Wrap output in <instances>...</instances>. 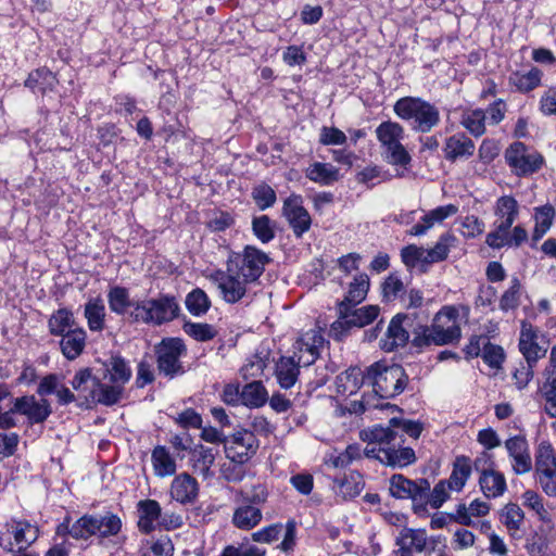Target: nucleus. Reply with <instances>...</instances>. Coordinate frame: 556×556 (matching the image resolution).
Masks as SVG:
<instances>
[{"label": "nucleus", "mask_w": 556, "mask_h": 556, "mask_svg": "<svg viewBox=\"0 0 556 556\" xmlns=\"http://www.w3.org/2000/svg\"><path fill=\"white\" fill-rule=\"evenodd\" d=\"M460 327L458 311L453 306H445L438 312L432 325L419 326L413 331V344L418 348L452 344L459 340Z\"/></svg>", "instance_id": "f257e3e1"}, {"label": "nucleus", "mask_w": 556, "mask_h": 556, "mask_svg": "<svg viewBox=\"0 0 556 556\" xmlns=\"http://www.w3.org/2000/svg\"><path fill=\"white\" fill-rule=\"evenodd\" d=\"M365 379L372 384L374 393L381 399H391L402 393L407 384L408 377L401 365L377 362L370 365Z\"/></svg>", "instance_id": "f03ea898"}, {"label": "nucleus", "mask_w": 556, "mask_h": 556, "mask_svg": "<svg viewBox=\"0 0 556 556\" xmlns=\"http://www.w3.org/2000/svg\"><path fill=\"white\" fill-rule=\"evenodd\" d=\"M394 113L404 121L413 122V129L429 132L440 122L439 109L428 101L416 97H404L394 104Z\"/></svg>", "instance_id": "7ed1b4c3"}, {"label": "nucleus", "mask_w": 556, "mask_h": 556, "mask_svg": "<svg viewBox=\"0 0 556 556\" xmlns=\"http://www.w3.org/2000/svg\"><path fill=\"white\" fill-rule=\"evenodd\" d=\"M376 137L380 143L381 156L391 165L406 167L412 157L403 146L405 130L396 122L386 121L376 128Z\"/></svg>", "instance_id": "20e7f679"}, {"label": "nucleus", "mask_w": 556, "mask_h": 556, "mask_svg": "<svg viewBox=\"0 0 556 556\" xmlns=\"http://www.w3.org/2000/svg\"><path fill=\"white\" fill-rule=\"evenodd\" d=\"M179 312L180 307L176 299L162 294L156 299L140 301L131 311L130 321L160 326L175 319Z\"/></svg>", "instance_id": "39448f33"}, {"label": "nucleus", "mask_w": 556, "mask_h": 556, "mask_svg": "<svg viewBox=\"0 0 556 556\" xmlns=\"http://www.w3.org/2000/svg\"><path fill=\"white\" fill-rule=\"evenodd\" d=\"M210 280L219 290L222 299L230 304L242 300L251 282L239 275L237 265H226V270H216L210 276Z\"/></svg>", "instance_id": "423d86ee"}, {"label": "nucleus", "mask_w": 556, "mask_h": 556, "mask_svg": "<svg viewBox=\"0 0 556 556\" xmlns=\"http://www.w3.org/2000/svg\"><path fill=\"white\" fill-rule=\"evenodd\" d=\"M549 339L540 328L527 320L521 321L518 348L526 363L536 364L545 357Z\"/></svg>", "instance_id": "0eeeda50"}, {"label": "nucleus", "mask_w": 556, "mask_h": 556, "mask_svg": "<svg viewBox=\"0 0 556 556\" xmlns=\"http://www.w3.org/2000/svg\"><path fill=\"white\" fill-rule=\"evenodd\" d=\"M538 481L549 496H556V451L547 441H542L535 451L534 462Z\"/></svg>", "instance_id": "6e6552de"}, {"label": "nucleus", "mask_w": 556, "mask_h": 556, "mask_svg": "<svg viewBox=\"0 0 556 556\" xmlns=\"http://www.w3.org/2000/svg\"><path fill=\"white\" fill-rule=\"evenodd\" d=\"M186 352V345L181 339H163L155 348L160 372L170 378L184 372L180 357L185 355Z\"/></svg>", "instance_id": "1a4fd4ad"}, {"label": "nucleus", "mask_w": 556, "mask_h": 556, "mask_svg": "<svg viewBox=\"0 0 556 556\" xmlns=\"http://www.w3.org/2000/svg\"><path fill=\"white\" fill-rule=\"evenodd\" d=\"M430 483L427 479L413 481L400 473L393 475L390 478V494L401 500L410 498L414 504V510L417 514H419V503L428 497Z\"/></svg>", "instance_id": "9d476101"}, {"label": "nucleus", "mask_w": 556, "mask_h": 556, "mask_svg": "<svg viewBox=\"0 0 556 556\" xmlns=\"http://www.w3.org/2000/svg\"><path fill=\"white\" fill-rule=\"evenodd\" d=\"M269 256L256 249L247 245L241 254L230 257L228 265H237L239 275L245 277L251 283L255 282L265 269V265L269 263Z\"/></svg>", "instance_id": "9b49d317"}, {"label": "nucleus", "mask_w": 556, "mask_h": 556, "mask_svg": "<svg viewBox=\"0 0 556 556\" xmlns=\"http://www.w3.org/2000/svg\"><path fill=\"white\" fill-rule=\"evenodd\" d=\"M505 160L517 176H527L538 172L542 164L541 154L528 152L522 142L510 144L505 151Z\"/></svg>", "instance_id": "f8f14e48"}, {"label": "nucleus", "mask_w": 556, "mask_h": 556, "mask_svg": "<svg viewBox=\"0 0 556 556\" xmlns=\"http://www.w3.org/2000/svg\"><path fill=\"white\" fill-rule=\"evenodd\" d=\"M379 314L377 305H367L361 308L345 307L339 312V318L331 325V332L337 338L353 327L362 328L372 323Z\"/></svg>", "instance_id": "ddd939ff"}, {"label": "nucleus", "mask_w": 556, "mask_h": 556, "mask_svg": "<svg viewBox=\"0 0 556 556\" xmlns=\"http://www.w3.org/2000/svg\"><path fill=\"white\" fill-rule=\"evenodd\" d=\"M367 458H372L386 466L405 467L416 462V455L413 448L400 446L375 447L370 446L363 450Z\"/></svg>", "instance_id": "4468645a"}, {"label": "nucleus", "mask_w": 556, "mask_h": 556, "mask_svg": "<svg viewBox=\"0 0 556 556\" xmlns=\"http://www.w3.org/2000/svg\"><path fill=\"white\" fill-rule=\"evenodd\" d=\"M324 344V337L316 329L303 333L293 344L295 361L303 367L311 366L319 356V349Z\"/></svg>", "instance_id": "2eb2a0df"}, {"label": "nucleus", "mask_w": 556, "mask_h": 556, "mask_svg": "<svg viewBox=\"0 0 556 556\" xmlns=\"http://www.w3.org/2000/svg\"><path fill=\"white\" fill-rule=\"evenodd\" d=\"M257 447L255 434L249 430H240L228 441L226 454L232 462L243 464L256 453Z\"/></svg>", "instance_id": "dca6fc26"}, {"label": "nucleus", "mask_w": 556, "mask_h": 556, "mask_svg": "<svg viewBox=\"0 0 556 556\" xmlns=\"http://www.w3.org/2000/svg\"><path fill=\"white\" fill-rule=\"evenodd\" d=\"M14 410L25 416L30 425L42 424L52 414L48 400L37 399L35 395H24L14 399Z\"/></svg>", "instance_id": "f3484780"}, {"label": "nucleus", "mask_w": 556, "mask_h": 556, "mask_svg": "<svg viewBox=\"0 0 556 556\" xmlns=\"http://www.w3.org/2000/svg\"><path fill=\"white\" fill-rule=\"evenodd\" d=\"M505 448L511 459L513 471L520 476L529 473L532 468V457L527 440L521 435L509 438L505 441Z\"/></svg>", "instance_id": "a211bd4d"}, {"label": "nucleus", "mask_w": 556, "mask_h": 556, "mask_svg": "<svg viewBox=\"0 0 556 556\" xmlns=\"http://www.w3.org/2000/svg\"><path fill=\"white\" fill-rule=\"evenodd\" d=\"M283 215L296 237H301L311 227V216L303 207L300 197H290L285 201Z\"/></svg>", "instance_id": "6ab92c4d"}, {"label": "nucleus", "mask_w": 556, "mask_h": 556, "mask_svg": "<svg viewBox=\"0 0 556 556\" xmlns=\"http://www.w3.org/2000/svg\"><path fill=\"white\" fill-rule=\"evenodd\" d=\"M556 541V530L552 520L543 521L535 532L526 541V549L530 556H546L549 545Z\"/></svg>", "instance_id": "aec40b11"}, {"label": "nucleus", "mask_w": 556, "mask_h": 556, "mask_svg": "<svg viewBox=\"0 0 556 556\" xmlns=\"http://www.w3.org/2000/svg\"><path fill=\"white\" fill-rule=\"evenodd\" d=\"M390 424L388 427L380 425L374 426L362 432V438L368 441L364 450L370 446L375 447H388V446H400L404 442L403 434H400Z\"/></svg>", "instance_id": "412c9836"}, {"label": "nucleus", "mask_w": 556, "mask_h": 556, "mask_svg": "<svg viewBox=\"0 0 556 556\" xmlns=\"http://www.w3.org/2000/svg\"><path fill=\"white\" fill-rule=\"evenodd\" d=\"M428 536L424 529H403L396 540L399 546L395 556H413L414 552L421 553L427 545Z\"/></svg>", "instance_id": "4be33fe9"}, {"label": "nucleus", "mask_w": 556, "mask_h": 556, "mask_svg": "<svg viewBox=\"0 0 556 556\" xmlns=\"http://www.w3.org/2000/svg\"><path fill=\"white\" fill-rule=\"evenodd\" d=\"M406 319L407 316L402 314H397L391 319L384 337L380 340V348L384 352H392L407 343L409 334L403 325Z\"/></svg>", "instance_id": "5701e85b"}, {"label": "nucleus", "mask_w": 556, "mask_h": 556, "mask_svg": "<svg viewBox=\"0 0 556 556\" xmlns=\"http://www.w3.org/2000/svg\"><path fill=\"white\" fill-rule=\"evenodd\" d=\"M481 459L475 460V467L480 471L479 484L486 497H498L506 490V479L503 473L494 469L480 468Z\"/></svg>", "instance_id": "b1692460"}, {"label": "nucleus", "mask_w": 556, "mask_h": 556, "mask_svg": "<svg viewBox=\"0 0 556 556\" xmlns=\"http://www.w3.org/2000/svg\"><path fill=\"white\" fill-rule=\"evenodd\" d=\"M300 367L303 366L295 361L294 356H282L278 359L275 367V376L282 389H290L295 384Z\"/></svg>", "instance_id": "393cba45"}, {"label": "nucleus", "mask_w": 556, "mask_h": 556, "mask_svg": "<svg viewBox=\"0 0 556 556\" xmlns=\"http://www.w3.org/2000/svg\"><path fill=\"white\" fill-rule=\"evenodd\" d=\"M8 531L18 553H27L26 549L38 539V528L28 521H12Z\"/></svg>", "instance_id": "a878e982"}, {"label": "nucleus", "mask_w": 556, "mask_h": 556, "mask_svg": "<svg viewBox=\"0 0 556 556\" xmlns=\"http://www.w3.org/2000/svg\"><path fill=\"white\" fill-rule=\"evenodd\" d=\"M458 212V207L454 204H447L444 206H439L429 213H427L421 222L416 224L409 230V235L412 236H422L427 230L432 228L435 223H442L450 216L455 215Z\"/></svg>", "instance_id": "bb28decb"}, {"label": "nucleus", "mask_w": 556, "mask_h": 556, "mask_svg": "<svg viewBox=\"0 0 556 556\" xmlns=\"http://www.w3.org/2000/svg\"><path fill=\"white\" fill-rule=\"evenodd\" d=\"M138 511L140 514L138 527L143 533L152 532L156 522L160 525L162 520V509L160 504L154 500H144L138 503Z\"/></svg>", "instance_id": "cd10ccee"}, {"label": "nucleus", "mask_w": 556, "mask_h": 556, "mask_svg": "<svg viewBox=\"0 0 556 556\" xmlns=\"http://www.w3.org/2000/svg\"><path fill=\"white\" fill-rule=\"evenodd\" d=\"M475 149V143L470 138L464 134H457L446 139L444 152L447 160L456 161L473 155Z\"/></svg>", "instance_id": "c85d7f7f"}, {"label": "nucleus", "mask_w": 556, "mask_h": 556, "mask_svg": "<svg viewBox=\"0 0 556 556\" xmlns=\"http://www.w3.org/2000/svg\"><path fill=\"white\" fill-rule=\"evenodd\" d=\"M369 277L366 274H359L350 283L344 299L340 302L338 312H344L345 307H355L363 302L369 290Z\"/></svg>", "instance_id": "c756f323"}, {"label": "nucleus", "mask_w": 556, "mask_h": 556, "mask_svg": "<svg viewBox=\"0 0 556 556\" xmlns=\"http://www.w3.org/2000/svg\"><path fill=\"white\" fill-rule=\"evenodd\" d=\"M108 303L111 312L121 316H127V318L130 320L131 311L140 302L131 301L128 290L126 288L116 286L109 290Z\"/></svg>", "instance_id": "7c9ffc66"}, {"label": "nucleus", "mask_w": 556, "mask_h": 556, "mask_svg": "<svg viewBox=\"0 0 556 556\" xmlns=\"http://www.w3.org/2000/svg\"><path fill=\"white\" fill-rule=\"evenodd\" d=\"M170 494L177 502L190 503L198 494V482L190 475L181 473L173 480Z\"/></svg>", "instance_id": "2f4dec72"}, {"label": "nucleus", "mask_w": 556, "mask_h": 556, "mask_svg": "<svg viewBox=\"0 0 556 556\" xmlns=\"http://www.w3.org/2000/svg\"><path fill=\"white\" fill-rule=\"evenodd\" d=\"M71 384L73 389L78 393V396L84 399L86 403H91L94 399L97 386L99 380L92 376L89 368L80 369L73 377Z\"/></svg>", "instance_id": "473e14b6"}, {"label": "nucleus", "mask_w": 556, "mask_h": 556, "mask_svg": "<svg viewBox=\"0 0 556 556\" xmlns=\"http://www.w3.org/2000/svg\"><path fill=\"white\" fill-rule=\"evenodd\" d=\"M495 215L501 224L502 230H509L519 213V205L515 198L504 195L497 199L495 204Z\"/></svg>", "instance_id": "72a5a7b5"}, {"label": "nucleus", "mask_w": 556, "mask_h": 556, "mask_svg": "<svg viewBox=\"0 0 556 556\" xmlns=\"http://www.w3.org/2000/svg\"><path fill=\"white\" fill-rule=\"evenodd\" d=\"M85 345L86 332L79 327L68 333H64L60 341L61 351L70 361L77 358L83 353Z\"/></svg>", "instance_id": "f704fd0d"}, {"label": "nucleus", "mask_w": 556, "mask_h": 556, "mask_svg": "<svg viewBox=\"0 0 556 556\" xmlns=\"http://www.w3.org/2000/svg\"><path fill=\"white\" fill-rule=\"evenodd\" d=\"M262 518L263 514L258 507L244 503L235 509L232 523L240 530H251L262 521Z\"/></svg>", "instance_id": "c9c22d12"}, {"label": "nucleus", "mask_w": 556, "mask_h": 556, "mask_svg": "<svg viewBox=\"0 0 556 556\" xmlns=\"http://www.w3.org/2000/svg\"><path fill=\"white\" fill-rule=\"evenodd\" d=\"M489 510L490 506L486 502L475 500L469 506L459 504L456 508V513L451 516V519L463 526H473L472 517L485 516Z\"/></svg>", "instance_id": "e433bc0d"}, {"label": "nucleus", "mask_w": 556, "mask_h": 556, "mask_svg": "<svg viewBox=\"0 0 556 556\" xmlns=\"http://www.w3.org/2000/svg\"><path fill=\"white\" fill-rule=\"evenodd\" d=\"M364 381H366L365 375H362L361 369L351 368L337 376L336 389L341 395H352L357 392Z\"/></svg>", "instance_id": "4c0bfd02"}, {"label": "nucleus", "mask_w": 556, "mask_h": 556, "mask_svg": "<svg viewBox=\"0 0 556 556\" xmlns=\"http://www.w3.org/2000/svg\"><path fill=\"white\" fill-rule=\"evenodd\" d=\"M151 460L155 476L160 478L173 476L176 472V462L164 446L152 451Z\"/></svg>", "instance_id": "58836bf2"}, {"label": "nucleus", "mask_w": 556, "mask_h": 556, "mask_svg": "<svg viewBox=\"0 0 556 556\" xmlns=\"http://www.w3.org/2000/svg\"><path fill=\"white\" fill-rule=\"evenodd\" d=\"M58 84L55 75L48 68L42 67L31 72L25 81V86L33 91L41 93L53 90Z\"/></svg>", "instance_id": "ea45409f"}, {"label": "nucleus", "mask_w": 556, "mask_h": 556, "mask_svg": "<svg viewBox=\"0 0 556 556\" xmlns=\"http://www.w3.org/2000/svg\"><path fill=\"white\" fill-rule=\"evenodd\" d=\"M306 177L314 182L328 186L339 179V170L329 163L316 162L307 167Z\"/></svg>", "instance_id": "a19ab883"}, {"label": "nucleus", "mask_w": 556, "mask_h": 556, "mask_svg": "<svg viewBox=\"0 0 556 556\" xmlns=\"http://www.w3.org/2000/svg\"><path fill=\"white\" fill-rule=\"evenodd\" d=\"M471 473V463L470 459L467 457H457L452 473L448 478V480H444L447 482L448 488L452 491L459 492L465 486L468 478Z\"/></svg>", "instance_id": "79ce46f5"}, {"label": "nucleus", "mask_w": 556, "mask_h": 556, "mask_svg": "<svg viewBox=\"0 0 556 556\" xmlns=\"http://www.w3.org/2000/svg\"><path fill=\"white\" fill-rule=\"evenodd\" d=\"M191 460L194 472L204 478L212 476L211 467L215 462L213 448L203 445L197 446L191 453Z\"/></svg>", "instance_id": "37998d69"}, {"label": "nucleus", "mask_w": 556, "mask_h": 556, "mask_svg": "<svg viewBox=\"0 0 556 556\" xmlns=\"http://www.w3.org/2000/svg\"><path fill=\"white\" fill-rule=\"evenodd\" d=\"M542 79V72L533 67L527 73L515 72L509 76V84L520 92H529L535 89Z\"/></svg>", "instance_id": "c03bdc74"}, {"label": "nucleus", "mask_w": 556, "mask_h": 556, "mask_svg": "<svg viewBox=\"0 0 556 556\" xmlns=\"http://www.w3.org/2000/svg\"><path fill=\"white\" fill-rule=\"evenodd\" d=\"M267 401V391L261 381H253L243 387L241 403L250 407H261Z\"/></svg>", "instance_id": "a18cd8bd"}, {"label": "nucleus", "mask_w": 556, "mask_h": 556, "mask_svg": "<svg viewBox=\"0 0 556 556\" xmlns=\"http://www.w3.org/2000/svg\"><path fill=\"white\" fill-rule=\"evenodd\" d=\"M486 116L483 110H469L462 115V125L475 137H480L485 132Z\"/></svg>", "instance_id": "49530a36"}, {"label": "nucleus", "mask_w": 556, "mask_h": 556, "mask_svg": "<svg viewBox=\"0 0 556 556\" xmlns=\"http://www.w3.org/2000/svg\"><path fill=\"white\" fill-rule=\"evenodd\" d=\"M75 328L73 314L67 309L56 311L49 319V329L52 334L62 337Z\"/></svg>", "instance_id": "de8ad7c7"}, {"label": "nucleus", "mask_w": 556, "mask_h": 556, "mask_svg": "<svg viewBox=\"0 0 556 556\" xmlns=\"http://www.w3.org/2000/svg\"><path fill=\"white\" fill-rule=\"evenodd\" d=\"M85 317L90 330L101 331L104 328L105 307L100 299L91 300L85 305Z\"/></svg>", "instance_id": "09e8293b"}, {"label": "nucleus", "mask_w": 556, "mask_h": 556, "mask_svg": "<svg viewBox=\"0 0 556 556\" xmlns=\"http://www.w3.org/2000/svg\"><path fill=\"white\" fill-rule=\"evenodd\" d=\"M124 392V387L117 383H113L111 386L101 383L99 381V386H97L94 399H92L91 403H100L103 405H114L116 404Z\"/></svg>", "instance_id": "8fccbe9b"}, {"label": "nucleus", "mask_w": 556, "mask_h": 556, "mask_svg": "<svg viewBox=\"0 0 556 556\" xmlns=\"http://www.w3.org/2000/svg\"><path fill=\"white\" fill-rule=\"evenodd\" d=\"M106 370L110 375V381L112 383L121 384L122 387H124L131 377V369L125 359L119 356L111 357Z\"/></svg>", "instance_id": "3c124183"}, {"label": "nucleus", "mask_w": 556, "mask_h": 556, "mask_svg": "<svg viewBox=\"0 0 556 556\" xmlns=\"http://www.w3.org/2000/svg\"><path fill=\"white\" fill-rule=\"evenodd\" d=\"M96 535L108 538L116 535L122 529V520L114 514L96 516Z\"/></svg>", "instance_id": "603ef678"}, {"label": "nucleus", "mask_w": 556, "mask_h": 556, "mask_svg": "<svg viewBox=\"0 0 556 556\" xmlns=\"http://www.w3.org/2000/svg\"><path fill=\"white\" fill-rule=\"evenodd\" d=\"M525 519L522 509L517 504H507L502 513V521L515 538V533L520 529Z\"/></svg>", "instance_id": "864d4df0"}, {"label": "nucleus", "mask_w": 556, "mask_h": 556, "mask_svg": "<svg viewBox=\"0 0 556 556\" xmlns=\"http://www.w3.org/2000/svg\"><path fill=\"white\" fill-rule=\"evenodd\" d=\"M450 491L452 490L448 488L447 482L441 480L435 484L431 492L430 490L428 491V497L424 502L419 503V514L426 511L427 504H430L432 508L441 507L442 504L448 498Z\"/></svg>", "instance_id": "5fc2aeb1"}, {"label": "nucleus", "mask_w": 556, "mask_h": 556, "mask_svg": "<svg viewBox=\"0 0 556 556\" xmlns=\"http://www.w3.org/2000/svg\"><path fill=\"white\" fill-rule=\"evenodd\" d=\"M454 238L451 235H443L440 237L437 244L429 250L425 249L426 264H432L444 261L450 253V248Z\"/></svg>", "instance_id": "6e6d98bb"}, {"label": "nucleus", "mask_w": 556, "mask_h": 556, "mask_svg": "<svg viewBox=\"0 0 556 556\" xmlns=\"http://www.w3.org/2000/svg\"><path fill=\"white\" fill-rule=\"evenodd\" d=\"M211 302L206 293L201 289H194L186 298L187 309L194 316L205 314L210 308Z\"/></svg>", "instance_id": "4d7b16f0"}, {"label": "nucleus", "mask_w": 556, "mask_h": 556, "mask_svg": "<svg viewBox=\"0 0 556 556\" xmlns=\"http://www.w3.org/2000/svg\"><path fill=\"white\" fill-rule=\"evenodd\" d=\"M96 516L85 515L71 526V536L76 540H87L96 535Z\"/></svg>", "instance_id": "13d9d810"}, {"label": "nucleus", "mask_w": 556, "mask_h": 556, "mask_svg": "<svg viewBox=\"0 0 556 556\" xmlns=\"http://www.w3.org/2000/svg\"><path fill=\"white\" fill-rule=\"evenodd\" d=\"M182 329L188 336L200 342L210 341L217 334L213 326L205 323L187 321L184 324Z\"/></svg>", "instance_id": "bf43d9fd"}, {"label": "nucleus", "mask_w": 556, "mask_h": 556, "mask_svg": "<svg viewBox=\"0 0 556 556\" xmlns=\"http://www.w3.org/2000/svg\"><path fill=\"white\" fill-rule=\"evenodd\" d=\"M510 287L500 299V308L504 312L515 309L519 305L521 285L518 278H513Z\"/></svg>", "instance_id": "052dcab7"}, {"label": "nucleus", "mask_w": 556, "mask_h": 556, "mask_svg": "<svg viewBox=\"0 0 556 556\" xmlns=\"http://www.w3.org/2000/svg\"><path fill=\"white\" fill-rule=\"evenodd\" d=\"M405 286L403 281L395 275L391 274L382 283V295L387 301L403 299Z\"/></svg>", "instance_id": "680f3d73"}, {"label": "nucleus", "mask_w": 556, "mask_h": 556, "mask_svg": "<svg viewBox=\"0 0 556 556\" xmlns=\"http://www.w3.org/2000/svg\"><path fill=\"white\" fill-rule=\"evenodd\" d=\"M555 210L552 205H544L535 211V237L543 236L552 226Z\"/></svg>", "instance_id": "e2e57ef3"}, {"label": "nucleus", "mask_w": 556, "mask_h": 556, "mask_svg": "<svg viewBox=\"0 0 556 556\" xmlns=\"http://www.w3.org/2000/svg\"><path fill=\"white\" fill-rule=\"evenodd\" d=\"M283 532L282 523H273L252 533V540L257 543L271 544L279 540Z\"/></svg>", "instance_id": "0e129e2a"}, {"label": "nucleus", "mask_w": 556, "mask_h": 556, "mask_svg": "<svg viewBox=\"0 0 556 556\" xmlns=\"http://www.w3.org/2000/svg\"><path fill=\"white\" fill-rule=\"evenodd\" d=\"M523 505L536 513L540 520H552L547 509L544 507L542 497L534 491L528 490L522 494Z\"/></svg>", "instance_id": "69168bd1"}, {"label": "nucleus", "mask_w": 556, "mask_h": 556, "mask_svg": "<svg viewBox=\"0 0 556 556\" xmlns=\"http://www.w3.org/2000/svg\"><path fill=\"white\" fill-rule=\"evenodd\" d=\"M239 495L244 503L256 506L264 504L267 501L268 492L263 484H256L250 489L244 488L239 491Z\"/></svg>", "instance_id": "338daca9"}, {"label": "nucleus", "mask_w": 556, "mask_h": 556, "mask_svg": "<svg viewBox=\"0 0 556 556\" xmlns=\"http://www.w3.org/2000/svg\"><path fill=\"white\" fill-rule=\"evenodd\" d=\"M253 199L261 210L271 206L276 201L275 191L267 185H260L253 189Z\"/></svg>", "instance_id": "774afa93"}]
</instances>
